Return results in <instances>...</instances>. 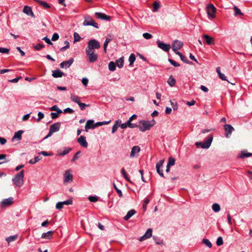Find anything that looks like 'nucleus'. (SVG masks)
<instances>
[{
	"label": "nucleus",
	"instance_id": "1",
	"mask_svg": "<svg viewBox=\"0 0 252 252\" xmlns=\"http://www.w3.org/2000/svg\"><path fill=\"white\" fill-rule=\"evenodd\" d=\"M156 123V122L154 119L151 121L141 120L139 122L138 128L140 131L145 132L146 130H150Z\"/></svg>",
	"mask_w": 252,
	"mask_h": 252
},
{
	"label": "nucleus",
	"instance_id": "2",
	"mask_svg": "<svg viewBox=\"0 0 252 252\" xmlns=\"http://www.w3.org/2000/svg\"><path fill=\"white\" fill-rule=\"evenodd\" d=\"M24 170H21L18 173L16 174L12 179L13 183L16 187H20L23 185L24 177Z\"/></svg>",
	"mask_w": 252,
	"mask_h": 252
},
{
	"label": "nucleus",
	"instance_id": "3",
	"mask_svg": "<svg viewBox=\"0 0 252 252\" xmlns=\"http://www.w3.org/2000/svg\"><path fill=\"white\" fill-rule=\"evenodd\" d=\"M100 47V44L97 40L94 39H91L88 42V46L86 50L94 51V49H98Z\"/></svg>",
	"mask_w": 252,
	"mask_h": 252
},
{
	"label": "nucleus",
	"instance_id": "4",
	"mask_svg": "<svg viewBox=\"0 0 252 252\" xmlns=\"http://www.w3.org/2000/svg\"><path fill=\"white\" fill-rule=\"evenodd\" d=\"M213 135L210 134L207 137V139L206 141L204 142L203 143L200 142H197L195 143V145L197 147H198L199 146H201V147L203 149H208L211 146V143L213 141Z\"/></svg>",
	"mask_w": 252,
	"mask_h": 252
},
{
	"label": "nucleus",
	"instance_id": "5",
	"mask_svg": "<svg viewBox=\"0 0 252 252\" xmlns=\"http://www.w3.org/2000/svg\"><path fill=\"white\" fill-rule=\"evenodd\" d=\"M61 127V123L60 122H57L50 126L49 131L48 134L44 138V139H47V138L52 136L53 133L58 131L60 130Z\"/></svg>",
	"mask_w": 252,
	"mask_h": 252
},
{
	"label": "nucleus",
	"instance_id": "6",
	"mask_svg": "<svg viewBox=\"0 0 252 252\" xmlns=\"http://www.w3.org/2000/svg\"><path fill=\"white\" fill-rule=\"evenodd\" d=\"M207 11L209 17L214 18L216 17V8L213 4H210L207 6Z\"/></svg>",
	"mask_w": 252,
	"mask_h": 252
},
{
	"label": "nucleus",
	"instance_id": "7",
	"mask_svg": "<svg viewBox=\"0 0 252 252\" xmlns=\"http://www.w3.org/2000/svg\"><path fill=\"white\" fill-rule=\"evenodd\" d=\"M86 53L88 57L89 61L91 63L95 62L98 58V55L94 51L86 50Z\"/></svg>",
	"mask_w": 252,
	"mask_h": 252
},
{
	"label": "nucleus",
	"instance_id": "8",
	"mask_svg": "<svg viewBox=\"0 0 252 252\" xmlns=\"http://www.w3.org/2000/svg\"><path fill=\"white\" fill-rule=\"evenodd\" d=\"M84 26H92L94 28H98L97 23H95L91 18H86L83 23Z\"/></svg>",
	"mask_w": 252,
	"mask_h": 252
},
{
	"label": "nucleus",
	"instance_id": "9",
	"mask_svg": "<svg viewBox=\"0 0 252 252\" xmlns=\"http://www.w3.org/2000/svg\"><path fill=\"white\" fill-rule=\"evenodd\" d=\"M157 43L158 47L164 51L168 52L170 49L171 47L170 44L163 43L159 40L157 41Z\"/></svg>",
	"mask_w": 252,
	"mask_h": 252
},
{
	"label": "nucleus",
	"instance_id": "10",
	"mask_svg": "<svg viewBox=\"0 0 252 252\" xmlns=\"http://www.w3.org/2000/svg\"><path fill=\"white\" fill-rule=\"evenodd\" d=\"M225 136L229 138L231 135L232 131L234 130L233 127L230 125L225 124L224 126Z\"/></svg>",
	"mask_w": 252,
	"mask_h": 252
},
{
	"label": "nucleus",
	"instance_id": "11",
	"mask_svg": "<svg viewBox=\"0 0 252 252\" xmlns=\"http://www.w3.org/2000/svg\"><path fill=\"white\" fill-rule=\"evenodd\" d=\"M164 160L163 159L158 161L156 164V170L157 173L162 177H164V174L160 168L162 167Z\"/></svg>",
	"mask_w": 252,
	"mask_h": 252
},
{
	"label": "nucleus",
	"instance_id": "12",
	"mask_svg": "<svg viewBox=\"0 0 252 252\" xmlns=\"http://www.w3.org/2000/svg\"><path fill=\"white\" fill-rule=\"evenodd\" d=\"M73 61L74 60L72 58L69 59L68 61H63L60 63V67L62 68H67L72 64Z\"/></svg>",
	"mask_w": 252,
	"mask_h": 252
},
{
	"label": "nucleus",
	"instance_id": "13",
	"mask_svg": "<svg viewBox=\"0 0 252 252\" xmlns=\"http://www.w3.org/2000/svg\"><path fill=\"white\" fill-rule=\"evenodd\" d=\"M183 46V43L180 41L176 40H175L172 46L173 51H177L180 50Z\"/></svg>",
	"mask_w": 252,
	"mask_h": 252
},
{
	"label": "nucleus",
	"instance_id": "14",
	"mask_svg": "<svg viewBox=\"0 0 252 252\" xmlns=\"http://www.w3.org/2000/svg\"><path fill=\"white\" fill-rule=\"evenodd\" d=\"M71 171L70 170H67L65 171L64 174V182H70L72 181L73 179V175L71 174Z\"/></svg>",
	"mask_w": 252,
	"mask_h": 252
},
{
	"label": "nucleus",
	"instance_id": "15",
	"mask_svg": "<svg viewBox=\"0 0 252 252\" xmlns=\"http://www.w3.org/2000/svg\"><path fill=\"white\" fill-rule=\"evenodd\" d=\"M95 15L97 18L99 19L106 21H110L111 19V17L109 16L106 15L101 12H96L95 13Z\"/></svg>",
	"mask_w": 252,
	"mask_h": 252
},
{
	"label": "nucleus",
	"instance_id": "16",
	"mask_svg": "<svg viewBox=\"0 0 252 252\" xmlns=\"http://www.w3.org/2000/svg\"><path fill=\"white\" fill-rule=\"evenodd\" d=\"M152 229L151 228H149L147 230V231L146 232L145 234L139 238V240L140 241H142L144 240H146L147 239L150 238L152 236Z\"/></svg>",
	"mask_w": 252,
	"mask_h": 252
},
{
	"label": "nucleus",
	"instance_id": "17",
	"mask_svg": "<svg viewBox=\"0 0 252 252\" xmlns=\"http://www.w3.org/2000/svg\"><path fill=\"white\" fill-rule=\"evenodd\" d=\"M77 142L81 146L84 148L88 147V143L86 141V137L84 136H80L77 139Z\"/></svg>",
	"mask_w": 252,
	"mask_h": 252
},
{
	"label": "nucleus",
	"instance_id": "18",
	"mask_svg": "<svg viewBox=\"0 0 252 252\" xmlns=\"http://www.w3.org/2000/svg\"><path fill=\"white\" fill-rule=\"evenodd\" d=\"M13 202V198L12 197H9L6 199H3L1 202V206H9L11 205Z\"/></svg>",
	"mask_w": 252,
	"mask_h": 252
},
{
	"label": "nucleus",
	"instance_id": "19",
	"mask_svg": "<svg viewBox=\"0 0 252 252\" xmlns=\"http://www.w3.org/2000/svg\"><path fill=\"white\" fill-rule=\"evenodd\" d=\"M203 38L205 40L206 43L208 45H214L215 44L214 39L207 34H204L203 35Z\"/></svg>",
	"mask_w": 252,
	"mask_h": 252
},
{
	"label": "nucleus",
	"instance_id": "20",
	"mask_svg": "<svg viewBox=\"0 0 252 252\" xmlns=\"http://www.w3.org/2000/svg\"><path fill=\"white\" fill-rule=\"evenodd\" d=\"M94 121L93 120H88L85 126V130L88 131L89 129H94L95 128L94 126Z\"/></svg>",
	"mask_w": 252,
	"mask_h": 252
},
{
	"label": "nucleus",
	"instance_id": "21",
	"mask_svg": "<svg viewBox=\"0 0 252 252\" xmlns=\"http://www.w3.org/2000/svg\"><path fill=\"white\" fill-rule=\"evenodd\" d=\"M23 12L26 14L27 15L29 16H31L32 17H34V15L32 10V8L31 7L29 6H25L23 10Z\"/></svg>",
	"mask_w": 252,
	"mask_h": 252
},
{
	"label": "nucleus",
	"instance_id": "22",
	"mask_svg": "<svg viewBox=\"0 0 252 252\" xmlns=\"http://www.w3.org/2000/svg\"><path fill=\"white\" fill-rule=\"evenodd\" d=\"M140 151V148L138 146H133L132 149L130 154V158L135 157L136 154H138Z\"/></svg>",
	"mask_w": 252,
	"mask_h": 252
},
{
	"label": "nucleus",
	"instance_id": "23",
	"mask_svg": "<svg viewBox=\"0 0 252 252\" xmlns=\"http://www.w3.org/2000/svg\"><path fill=\"white\" fill-rule=\"evenodd\" d=\"M52 75L54 78L62 77L65 75L64 73L59 69L53 70Z\"/></svg>",
	"mask_w": 252,
	"mask_h": 252
},
{
	"label": "nucleus",
	"instance_id": "24",
	"mask_svg": "<svg viewBox=\"0 0 252 252\" xmlns=\"http://www.w3.org/2000/svg\"><path fill=\"white\" fill-rule=\"evenodd\" d=\"M54 233L53 231H49L46 233H43L41 235V238L50 240L52 238Z\"/></svg>",
	"mask_w": 252,
	"mask_h": 252
},
{
	"label": "nucleus",
	"instance_id": "25",
	"mask_svg": "<svg viewBox=\"0 0 252 252\" xmlns=\"http://www.w3.org/2000/svg\"><path fill=\"white\" fill-rule=\"evenodd\" d=\"M37 2L39 5L42 6L44 9H48L50 7V5L45 1H43L40 0H33Z\"/></svg>",
	"mask_w": 252,
	"mask_h": 252
},
{
	"label": "nucleus",
	"instance_id": "26",
	"mask_svg": "<svg viewBox=\"0 0 252 252\" xmlns=\"http://www.w3.org/2000/svg\"><path fill=\"white\" fill-rule=\"evenodd\" d=\"M136 213V211L134 209H131L129 210L126 214V215L124 217V220H127L129 219H130L133 215H134Z\"/></svg>",
	"mask_w": 252,
	"mask_h": 252
},
{
	"label": "nucleus",
	"instance_id": "27",
	"mask_svg": "<svg viewBox=\"0 0 252 252\" xmlns=\"http://www.w3.org/2000/svg\"><path fill=\"white\" fill-rule=\"evenodd\" d=\"M252 153H248L246 151H243L241 152V154L239 155L238 157L241 158H245L250 157L252 156Z\"/></svg>",
	"mask_w": 252,
	"mask_h": 252
},
{
	"label": "nucleus",
	"instance_id": "28",
	"mask_svg": "<svg viewBox=\"0 0 252 252\" xmlns=\"http://www.w3.org/2000/svg\"><path fill=\"white\" fill-rule=\"evenodd\" d=\"M216 71L218 74L219 78L222 80H227L226 77L225 75L220 72V67H218L216 68Z\"/></svg>",
	"mask_w": 252,
	"mask_h": 252
},
{
	"label": "nucleus",
	"instance_id": "29",
	"mask_svg": "<svg viewBox=\"0 0 252 252\" xmlns=\"http://www.w3.org/2000/svg\"><path fill=\"white\" fill-rule=\"evenodd\" d=\"M167 83L170 87H173L176 84V80L172 75H171L167 80Z\"/></svg>",
	"mask_w": 252,
	"mask_h": 252
},
{
	"label": "nucleus",
	"instance_id": "30",
	"mask_svg": "<svg viewBox=\"0 0 252 252\" xmlns=\"http://www.w3.org/2000/svg\"><path fill=\"white\" fill-rule=\"evenodd\" d=\"M23 132L24 131L22 130L16 132L14 134V136L12 138V140H13L15 138H17L19 140H21L22 138V134L23 133Z\"/></svg>",
	"mask_w": 252,
	"mask_h": 252
},
{
	"label": "nucleus",
	"instance_id": "31",
	"mask_svg": "<svg viewBox=\"0 0 252 252\" xmlns=\"http://www.w3.org/2000/svg\"><path fill=\"white\" fill-rule=\"evenodd\" d=\"M124 60L123 58H120L116 61V65L119 68H122L124 65Z\"/></svg>",
	"mask_w": 252,
	"mask_h": 252
},
{
	"label": "nucleus",
	"instance_id": "32",
	"mask_svg": "<svg viewBox=\"0 0 252 252\" xmlns=\"http://www.w3.org/2000/svg\"><path fill=\"white\" fill-rule=\"evenodd\" d=\"M70 99L73 102L77 104L81 102L80 97L75 94H71L70 96Z\"/></svg>",
	"mask_w": 252,
	"mask_h": 252
},
{
	"label": "nucleus",
	"instance_id": "33",
	"mask_svg": "<svg viewBox=\"0 0 252 252\" xmlns=\"http://www.w3.org/2000/svg\"><path fill=\"white\" fill-rule=\"evenodd\" d=\"M121 173H122L123 176L124 177V178L126 179V181H127L130 183H131V182L129 178L128 177V175L125 171V169L124 168H123L121 169Z\"/></svg>",
	"mask_w": 252,
	"mask_h": 252
},
{
	"label": "nucleus",
	"instance_id": "34",
	"mask_svg": "<svg viewBox=\"0 0 252 252\" xmlns=\"http://www.w3.org/2000/svg\"><path fill=\"white\" fill-rule=\"evenodd\" d=\"M71 148H64L62 152H61L60 153H59V155L60 156H64L66 154H67L70 151H71Z\"/></svg>",
	"mask_w": 252,
	"mask_h": 252
},
{
	"label": "nucleus",
	"instance_id": "35",
	"mask_svg": "<svg viewBox=\"0 0 252 252\" xmlns=\"http://www.w3.org/2000/svg\"><path fill=\"white\" fill-rule=\"evenodd\" d=\"M112 38H109L108 37L106 38L105 41H104V44H103V49L104 52L106 53L107 51V47L108 46V43L112 40Z\"/></svg>",
	"mask_w": 252,
	"mask_h": 252
},
{
	"label": "nucleus",
	"instance_id": "36",
	"mask_svg": "<svg viewBox=\"0 0 252 252\" xmlns=\"http://www.w3.org/2000/svg\"><path fill=\"white\" fill-rule=\"evenodd\" d=\"M135 56L133 53L130 54L128 58V61L129 63V65H132L135 61Z\"/></svg>",
	"mask_w": 252,
	"mask_h": 252
},
{
	"label": "nucleus",
	"instance_id": "37",
	"mask_svg": "<svg viewBox=\"0 0 252 252\" xmlns=\"http://www.w3.org/2000/svg\"><path fill=\"white\" fill-rule=\"evenodd\" d=\"M17 237L18 236L17 235L10 236L6 238V241L8 242V243H9L10 242L15 241L17 239Z\"/></svg>",
	"mask_w": 252,
	"mask_h": 252
},
{
	"label": "nucleus",
	"instance_id": "38",
	"mask_svg": "<svg viewBox=\"0 0 252 252\" xmlns=\"http://www.w3.org/2000/svg\"><path fill=\"white\" fill-rule=\"evenodd\" d=\"M212 209L215 212H218L220 210V206L218 203H214L212 205Z\"/></svg>",
	"mask_w": 252,
	"mask_h": 252
},
{
	"label": "nucleus",
	"instance_id": "39",
	"mask_svg": "<svg viewBox=\"0 0 252 252\" xmlns=\"http://www.w3.org/2000/svg\"><path fill=\"white\" fill-rule=\"evenodd\" d=\"M50 110H51V111H56L58 113H59V114H61V113H63L62 110H61L60 109H59L58 108V106L57 105H55L52 106L50 108Z\"/></svg>",
	"mask_w": 252,
	"mask_h": 252
},
{
	"label": "nucleus",
	"instance_id": "40",
	"mask_svg": "<svg viewBox=\"0 0 252 252\" xmlns=\"http://www.w3.org/2000/svg\"><path fill=\"white\" fill-rule=\"evenodd\" d=\"M116 64L113 62H110L108 64V68L110 71H113L116 69Z\"/></svg>",
	"mask_w": 252,
	"mask_h": 252
},
{
	"label": "nucleus",
	"instance_id": "41",
	"mask_svg": "<svg viewBox=\"0 0 252 252\" xmlns=\"http://www.w3.org/2000/svg\"><path fill=\"white\" fill-rule=\"evenodd\" d=\"M41 159V158L40 157H39V156L35 157L34 158L31 159V160H30V161H29V163L30 164H35L36 162H37Z\"/></svg>",
	"mask_w": 252,
	"mask_h": 252
},
{
	"label": "nucleus",
	"instance_id": "42",
	"mask_svg": "<svg viewBox=\"0 0 252 252\" xmlns=\"http://www.w3.org/2000/svg\"><path fill=\"white\" fill-rule=\"evenodd\" d=\"M234 15L235 16H237V15H243V13L242 12H241L240 9L238 8L237 6H234Z\"/></svg>",
	"mask_w": 252,
	"mask_h": 252
},
{
	"label": "nucleus",
	"instance_id": "43",
	"mask_svg": "<svg viewBox=\"0 0 252 252\" xmlns=\"http://www.w3.org/2000/svg\"><path fill=\"white\" fill-rule=\"evenodd\" d=\"M119 126V121H116L115 122V124L113 125V126L112 127V133H115L117 131Z\"/></svg>",
	"mask_w": 252,
	"mask_h": 252
},
{
	"label": "nucleus",
	"instance_id": "44",
	"mask_svg": "<svg viewBox=\"0 0 252 252\" xmlns=\"http://www.w3.org/2000/svg\"><path fill=\"white\" fill-rule=\"evenodd\" d=\"M113 185L114 188L116 190L117 192L118 193L119 197H122L123 195L122 191L117 187V186L114 182L113 183Z\"/></svg>",
	"mask_w": 252,
	"mask_h": 252
},
{
	"label": "nucleus",
	"instance_id": "45",
	"mask_svg": "<svg viewBox=\"0 0 252 252\" xmlns=\"http://www.w3.org/2000/svg\"><path fill=\"white\" fill-rule=\"evenodd\" d=\"M64 43L65 44V45L64 46L62 47L60 49V51L61 52H63V51H65L66 49H67L69 47V43L68 41H65Z\"/></svg>",
	"mask_w": 252,
	"mask_h": 252
},
{
	"label": "nucleus",
	"instance_id": "46",
	"mask_svg": "<svg viewBox=\"0 0 252 252\" xmlns=\"http://www.w3.org/2000/svg\"><path fill=\"white\" fill-rule=\"evenodd\" d=\"M160 5L157 1H155L153 3V12H156L159 8Z\"/></svg>",
	"mask_w": 252,
	"mask_h": 252
},
{
	"label": "nucleus",
	"instance_id": "47",
	"mask_svg": "<svg viewBox=\"0 0 252 252\" xmlns=\"http://www.w3.org/2000/svg\"><path fill=\"white\" fill-rule=\"evenodd\" d=\"M175 158L171 157H170L168 159V162L167 165L171 166L174 165L175 164Z\"/></svg>",
	"mask_w": 252,
	"mask_h": 252
},
{
	"label": "nucleus",
	"instance_id": "48",
	"mask_svg": "<svg viewBox=\"0 0 252 252\" xmlns=\"http://www.w3.org/2000/svg\"><path fill=\"white\" fill-rule=\"evenodd\" d=\"M202 242L204 244H205V245H206L207 247H208L210 248H211L212 246L211 243L208 239H203L202 240Z\"/></svg>",
	"mask_w": 252,
	"mask_h": 252
},
{
	"label": "nucleus",
	"instance_id": "49",
	"mask_svg": "<svg viewBox=\"0 0 252 252\" xmlns=\"http://www.w3.org/2000/svg\"><path fill=\"white\" fill-rule=\"evenodd\" d=\"M126 124H127V125H128V127H130V128H135V127H138V125H137L136 124L132 123L131 122L127 121L126 122Z\"/></svg>",
	"mask_w": 252,
	"mask_h": 252
},
{
	"label": "nucleus",
	"instance_id": "50",
	"mask_svg": "<svg viewBox=\"0 0 252 252\" xmlns=\"http://www.w3.org/2000/svg\"><path fill=\"white\" fill-rule=\"evenodd\" d=\"M88 199L92 202H96L98 201V197L95 196H90Z\"/></svg>",
	"mask_w": 252,
	"mask_h": 252
},
{
	"label": "nucleus",
	"instance_id": "51",
	"mask_svg": "<svg viewBox=\"0 0 252 252\" xmlns=\"http://www.w3.org/2000/svg\"><path fill=\"white\" fill-rule=\"evenodd\" d=\"M73 35H74V42H78V41H80L81 37L78 33H77V32H74Z\"/></svg>",
	"mask_w": 252,
	"mask_h": 252
},
{
	"label": "nucleus",
	"instance_id": "52",
	"mask_svg": "<svg viewBox=\"0 0 252 252\" xmlns=\"http://www.w3.org/2000/svg\"><path fill=\"white\" fill-rule=\"evenodd\" d=\"M168 61L173 66L175 67H179L180 66L179 63H176L175 61L171 59H168Z\"/></svg>",
	"mask_w": 252,
	"mask_h": 252
},
{
	"label": "nucleus",
	"instance_id": "53",
	"mask_svg": "<svg viewBox=\"0 0 252 252\" xmlns=\"http://www.w3.org/2000/svg\"><path fill=\"white\" fill-rule=\"evenodd\" d=\"M78 104L81 110H85V107L89 106V104H86L82 103L81 102H80Z\"/></svg>",
	"mask_w": 252,
	"mask_h": 252
},
{
	"label": "nucleus",
	"instance_id": "54",
	"mask_svg": "<svg viewBox=\"0 0 252 252\" xmlns=\"http://www.w3.org/2000/svg\"><path fill=\"white\" fill-rule=\"evenodd\" d=\"M143 36L146 39H149L152 38L153 36L151 34L148 32H145L143 34Z\"/></svg>",
	"mask_w": 252,
	"mask_h": 252
},
{
	"label": "nucleus",
	"instance_id": "55",
	"mask_svg": "<svg viewBox=\"0 0 252 252\" xmlns=\"http://www.w3.org/2000/svg\"><path fill=\"white\" fill-rule=\"evenodd\" d=\"M223 240L221 237H219L218 238L216 242V244L218 246H220L223 244Z\"/></svg>",
	"mask_w": 252,
	"mask_h": 252
},
{
	"label": "nucleus",
	"instance_id": "56",
	"mask_svg": "<svg viewBox=\"0 0 252 252\" xmlns=\"http://www.w3.org/2000/svg\"><path fill=\"white\" fill-rule=\"evenodd\" d=\"M9 52V50L7 48L4 47H0V53L3 54H8Z\"/></svg>",
	"mask_w": 252,
	"mask_h": 252
},
{
	"label": "nucleus",
	"instance_id": "57",
	"mask_svg": "<svg viewBox=\"0 0 252 252\" xmlns=\"http://www.w3.org/2000/svg\"><path fill=\"white\" fill-rule=\"evenodd\" d=\"M33 47L35 49H36L37 51H39L41 50L42 48H43L44 47V45L42 44H37V45H34Z\"/></svg>",
	"mask_w": 252,
	"mask_h": 252
},
{
	"label": "nucleus",
	"instance_id": "58",
	"mask_svg": "<svg viewBox=\"0 0 252 252\" xmlns=\"http://www.w3.org/2000/svg\"><path fill=\"white\" fill-rule=\"evenodd\" d=\"M72 200L71 198L70 199H67V200L66 201H63V205H71L72 204Z\"/></svg>",
	"mask_w": 252,
	"mask_h": 252
},
{
	"label": "nucleus",
	"instance_id": "59",
	"mask_svg": "<svg viewBox=\"0 0 252 252\" xmlns=\"http://www.w3.org/2000/svg\"><path fill=\"white\" fill-rule=\"evenodd\" d=\"M39 155H43L44 156H50L53 155V153H47L46 151H42V152L39 153Z\"/></svg>",
	"mask_w": 252,
	"mask_h": 252
},
{
	"label": "nucleus",
	"instance_id": "60",
	"mask_svg": "<svg viewBox=\"0 0 252 252\" xmlns=\"http://www.w3.org/2000/svg\"><path fill=\"white\" fill-rule=\"evenodd\" d=\"M59 113H58L57 112H52L50 114V115L52 119H55L59 117Z\"/></svg>",
	"mask_w": 252,
	"mask_h": 252
},
{
	"label": "nucleus",
	"instance_id": "61",
	"mask_svg": "<svg viewBox=\"0 0 252 252\" xmlns=\"http://www.w3.org/2000/svg\"><path fill=\"white\" fill-rule=\"evenodd\" d=\"M44 115L43 113L41 112H39L38 113V119H37V122H39L40 121L41 119H42L43 118H44Z\"/></svg>",
	"mask_w": 252,
	"mask_h": 252
},
{
	"label": "nucleus",
	"instance_id": "62",
	"mask_svg": "<svg viewBox=\"0 0 252 252\" xmlns=\"http://www.w3.org/2000/svg\"><path fill=\"white\" fill-rule=\"evenodd\" d=\"M63 203L62 202H59L56 204V208L57 209H61L63 208Z\"/></svg>",
	"mask_w": 252,
	"mask_h": 252
},
{
	"label": "nucleus",
	"instance_id": "63",
	"mask_svg": "<svg viewBox=\"0 0 252 252\" xmlns=\"http://www.w3.org/2000/svg\"><path fill=\"white\" fill-rule=\"evenodd\" d=\"M171 104L172 106L173 109L174 110H176L178 109V105L177 102H173L172 100H170Z\"/></svg>",
	"mask_w": 252,
	"mask_h": 252
},
{
	"label": "nucleus",
	"instance_id": "64",
	"mask_svg": "<svg viewBox=\"0 0 252 252\" xmlns=\"http://www.w3.org/2000/svg\"><path fill=\"white\" fill-rule=\"evenodd\" d=\"M59 38V35L57 33H54L52 37V41L57 40Z\"/></svg>",
	"mask_w": 252,
	"mask_h": 252
}]
</instances>
